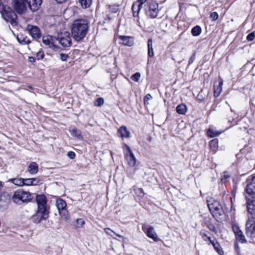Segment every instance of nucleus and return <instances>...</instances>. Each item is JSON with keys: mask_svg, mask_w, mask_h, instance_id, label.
<instances>
[{"mask_svg": "<svg viewBox=\"0 0 255 255\" xmlns=\"http://www.w3.org/2000/svg\"><path fill=\"white\" fill-rule=\"evenodd\" d=\"M28 88H30V89H32V87L31 86H29Z\"/></svg>", "mask_w": 255, "mask_h": 255, "instance_id": "nucleus-57", "label": "nucleus"}, {"mask_svg": "<svg viewBox=\"0 0 255 255\" xmlns=\"http://www.w3.org/2000/svg\"><path fill=\"white\" fill-rule=\"evenodd\" d=\"M104 103V99L102 98H99L97 99L95 102V106L97 107H101L102 105H103Z\"/></svg>", "mask_w": 255, "mask_h": 255, "instance_id": "nucleus-39", "label": "nucleus"}, {"mask_svg": "<svg viewBox=\"0 0 255 255\" xmlns=\"http://www.w3.org/2000/svg\"><path fill=\"white\" fill-rule=\"evenodd\" d=\"M23 185L32 186V178L23 179Z\"/></svg>", "mask_w": 255, "mask_h": 255, "instance_id": "nucleus-41", "label": "nucleus"}, {"mask_svg": "<svg viewBox=\"0 0 255 255\" xmlns=\"http://www.w3.org/2000/svg\"><path fill=\"white\" fill-rule=\"evenodd\" d=\"M6 0H0V13L2 17L11 25L17 24V15L6 3Z\"/></svg>", "mask_w": 255, "mask_h": 255, "instance_id": "nucleus-3", "label": "nucleus"}, {"mask_svg": "<svg viewBox=\"0 0 255 255\" xmlns=\"http://www.w3.org/2000/svg\"><path fill=\"white\" fill-rule=\"evenodd\" d=\"M78 1L83 8H86L91 5L92 0H78Z\"/></svg>", "mask_w": 255, "mask_h": 255, "instance_id": "nucleus-33", "label": "nucleus"}, {"mask_svg": "<svg viewBox=\"0 0 255 255\" xmlns=\"http://www.w3.org/2000/svg\"><path fill=\"white\" fill-rule=\"evenodd\" d=\"M187 108L184 104H179L176 107V112L180 115H185L187 112Z\"/></svg>", "mask_w": 255, "mask_h": 255, "instance_id": "nucleus-29", "label": "nucleus"}, {"mask_svg": "<svg viewBox=\"0 0 255 255\" xmlns=\"http://www.w3.org/2000/svg\"><path fill=\"white\" fill-rule=\"evenodd\" d=\"M89 28L90 23L88 20L78 19L74 20L71 29L73 38L76 41H81L86 36Z\"/></svg>", "mask_w": 255, "mask_h": 255, "instance_id": "nucleus-2", "label": "nucleus"}, {"mask_svg": "<svg viewBox=\"0 0 255 255\" xmlns=\"http://www.w3.org/2000/svg\"><path fill=\"white\" fill-rule=\"evenodd\" d=\"M32 186H36L41 183V180L39 178H32Z\"/></svg>", "mask_w": 255, "mask_h": 255, "instance_id": "nucleus-38", "label": "nucleus"}, {"mask_svg": "<svg viewBox=\"0 0 255 255\" xmlns=\"http://www.w3.org/2000/svg\"><path fill=\"white\" fill-rule=\"evenodd\" d=\"M229 177H230L229 174L227 172H224L223 178H222V180H223L224 179H228Z\"/></svg>", "mask_w": 255, "mask_h": 255, "instance_id": "nucleus-51", "label": "nucleus"}, {"mask_svg": "<svg viewBox=\"0 0 255 255\" xmlns=\"http://www.w3.org/2000/svg\"><path fill=\"white\" fill-rule=\"evenodd\" d=\"M70 132L73 137L78 138L81 136V132L75 128H72L70 130Z\"/></svg>", "mask_w": 255, "mask_h": 255, "instance_id": "nucleus-34", "label": "nucleus"}, {"mask_svg": "<svg viewBox=\"0 0 255 255\" xmlns=\"http://www.w3.org/2000/svg\"><path fill=\"white\" fill-rule=\"evenodd\" d=\"M119 135L122 138H128L130 135V132L128 130L127 128L125 126L121 127L118 131Z\"/></svg>", "mask_w": 255, "mask_h": 255, "instance_id": "nucleus-23", "label": "nucleus"}, {"mask_svg": "<svg viewBox=\"0 0 255 255\" xmlns=\"http://www.w3.org/2000/svg\"><path fill=\"white\" fill-rule=\"evenodd\" d=\"M2 184L1 182L0 181V189L2 187Z\"/></svg>", "mask_w": 255, "mask_h": 255, "instance_id": "nucleus-56", "label": "nucleus"}, {"mask_svg": "<svg viewBox=\"0 0 255 255\" xmlns=\"http://www.w3.org/2000/svg\"><path fill=\"white\" fill-rule=\"evenodd\" d=\"M152 96L150 94H147L146 95L144 98V101L145 104H148V101L152 99Z\"/></svg>", "mask_w": 255, "mask_h": 255, "instance_id": "nucleus-45", "label": "nucleus"}, {"mask_svg": "<svg viewBox=\"0 0 255 255\" xmlns=\"http://www.w3.org/2000/svg\"><path fill=\"white\" fill-rule=\"evenodd\" d=\"M202 94H203V91H201L197 95V98L200 101H202L204 100Z\"/></svg>", "mask_w": 255, "mask_h": 255, "instance_id": "nucleus-48", "label": "nucleus"}, {"mask_svg": "<svg viewBox=\"0 0 255 255\" xmlns=\"http://www.w3.org/2000/svg\"><path fill=\"white\" fill-rule=\"evenodd\" d=\"M208 241H209V243H208V245L211 244L215 250L219 255H223L224 251L223 249L216 239L211 240L210 238L208 237Z\"/></svg>", "mask_w": 255, "mask_h": 255, "instance_id": "nucleus-17", "label": "nucleus"}, {"mask_svg": "<svg viewBox=\"0 0 255 255\" xmlns=\"http://www.w3.org/2000/svg\"><path fill=\"white\" fill-rule=\"evenodd\" d=\"M56 37H54L50 35L44 36L42 37V41L43 43L49 47H55V42Z\"/></svg>", "mask_w": 255, "mask_h": 255, "instance_id": "nucleus-19", "label": "nucleus"}, {"mask_svg": "<svg viewBox=\"0 0 255 255\" xmlns=\"http://www.w3.org/2000/svg\"><path fill=\"white\" fill-rule=\"evenodd\" d=\"M142 6L136 2H134L132 5V10L133 13V16L134 17H138L139 13L141 9Z\"/></svg>", "mask_w": 255, "mask_h": 255, "instance_id": "nucleus-24", "label": "nucleus"}, {"mask_svg": "<svg viewBox=\"0 0 255 255\" xmlns=\"http://www.w3.org/2000/svg\"><path fill=\"white\" fill-rule=\"evenodd\" d=\"M30 10L32 12L37 11L40 7L42 0H26Z\"/></svg>", "mask_w": 255, "mask_h": 255, "instance_id": "nucleus-15", "label": "nucleus"}, {"mask_svg": "<svg viewBox=\"0 0 255 255\" xmlns=\"http://www.w3.org/2000/svg\"><path fill=\"white\" fill-rule=\"evenodd\" d=\"M26 0H13L12 5L14 10L18 14H21L27 9Z\"/></svg>", "mask_w": 255, "mask_h": 255, "instance_id": "nucleus-8", "label": "nucleus"}, {"mask_svg": "<svg viewBox=\"0 0 255 255\" xmlns=\"http://www.w3.org/2000/svg\"><path fill=\"white\" fill-rule=\"evenodd\" d=\"M200 234L202 236V237L204 239V240L206 241L207 235H206V233H202V232H201Z\"/></svg>", "mask_w": 255, "mask_h": 255, "instance_id": "nucleus-54", "label": "nucleus"}, {"mask_svg": "<svg viewBox=\"0 0 255 255\" xmlns=\"http://www.w3.org/2000/svg\"><path fill=\"white\" fill-rule=\"evenodd\" d=\"M211 202L208 201V210L217 221L221 220L224 213L222 206L217 201L214 200L213 202L209 203Z\"/></svg>", "mask_w": 255, "mask_h": 255, "instance_id": "nucleus-4", "label": "nucleus"}, {"mask_svg": "<svg viewBox=\"0 0 255 255\" xmlns=\"http://www.w3.org/2000/svg\"><path fill=\"white\" fill-rule=\"evenodd\" d=\"M56 205L59 211V213L62 219L67 221L69 219L68 211L67 210V204L66 202L61 198L56 201Z\"/></svg>", "mask_w": 255, "mask_h": 255, "instance_id": "nucleus-6", "label": "nucleus"}, {"mask_svg": "<svg viewBox=\"0 0 255 255\" xmlns=\"http://www.w3.org/2000/svg\"><path fill=\"white\" fill-rule=\"evenodd\" d=\"M232 227V230L235 235L236 239L242 244L246 243L247 241L238 225L235 222H233Z\"/></svg>", "mask_w": 255, "mask_h": 255, "instance_id": "nucleus-7", "label": "nucleus"}, {"mask_svg": "<svg viewBox=\"0 0 255 255\" xmlns=\"http://www.w3.org/2000/svg\"><path fill=\"white\" fill-rule=\"evenodd\" d=\"M210 17L213 20H216L219 18V15L216 12H212L210 13Z\"/></svg>", "mask_w": 255, "mask_h": 255, "instance_id": "nucleus-42", "label": "nucleus"}, {"mask_svg": "<svg viewBox=\"0 0 255 255\" xmlns=\"http://www.w3.org/2000/svg\"><path fill=\"white\" fill-rule=\"evenodd\" d=\"M246 192L249 195L255 194V176L253 177L252 181L247 184Z\"/></svg>", "mask_w": 255, "mask_h": 255, "instance_id": "nucleus-18", "label": "nucleus"}, {"mask_svg": "<svg viewBox=\"0 0 255 255\" xmlns=\"http://www.w3.org/2000/svg\"><path fill=\"white\" fill-rule=\"evenodd\" d=\"M202 31L201 27L199 25H196L192 28L191 30V33L194 36H199Z\"/></svg>", "mask_w": 255, "mask_h": 255, "instance_id": "nucleus-30", "label": "nucleus"}, {"mask_svg": "<svg viewBox=\"0 0 255 255\" xmlns=\"http://www.w3.org/2000/svg\"><path fill=\"white\" fill-rule=\"evenodd\" d=\"M37 210L31 217L32 222L39 224L43 220H46L49 217V212L47 207V199L44 195H37L36 197Z\"/></svg>", "mask_w": 255, "mask_h": 255, "instance_id": "nucleus-1", "label": "nucleus"}, {"mask_svg": "<svg viewBox=\"0 0 255 255\" xmlns=\"http://www.w3.org/2000/svg\"><path fill=\"white\" fill-rule=\"evenodd\" d=\"M209 230L212 232H215L216 231V228L214 226H212L211 227H209Z\"/></svg>", "mask_w": 255, "mask_h": 255, "instance_id": "nucleus-55", "label": "nucleus"}, {"mask_svg": "<svg viewBox=\"0 0 255 255\" xmlns=\"http://www.w3.org/2000/svg\"><path fill=\"white\" fill-rule=\"evenodd\" d=\"M26 29L33 39L36 40L40 37V29L37 26L28 24L26 27Z\"/></svg>", "mask_w": 255, "mask_h": 255, "instance_id": "nucleus-13", "label": "nucleus"}, {"mask_svg": "<svg viewBox=\"0 0 255 255\" xmlns=\"http://www.w3.org/2000/svg\"><path fill=\"white\" fill-rule=\"evenodd\" d=\"M28 61L31 63H34L35 61V58L33 57H29Z\"/></svg>", "mask_w": 255, "mask_h": 255, "instance_id": "nucleus-52", "label": "nucleus"}, {"mask_svg": "<svg viewBox=\"0 0 255 255\" xmlns=\"http://www.w3.org/2000/svg\"><path fill=\"white\" fill-rule=\"evenodd\" d=\"M152 39L150 38L147 41V47H148V55L149 57H152L154 56V53L152 45Z\"/></svg>", "mask_w": 255, "mask_h": 255, "instance_id": "nucleus-27", "label": "nucleus"}, {"mask_svg": "<svg viewBox=\"0 0 255 255\" xmlns=\"http://www.w3.org/2000/svg\"><path fill=\"white\" fill-rule=\"evenodd\" d=\"M223 81L219 80L216 81L214 84V94L215 97L219 96L222 90Z\"/></svg>", "mask_w": 255, "mask_h": 255, "instance_id": "nucleus-21", "label": "nucleus"}, {"mask_svg": "<svg viewBox=\"0 0 255 255\" xmlns=\"http://www.w3.org/2000/svg\"><path fill=\"white\" fill-rule=\"evenodd\" d=\"M104 231L105 232V233L106 234H107L108 235H110L111 236H112V235L111 234L110 232H113L114 234H115L117 236L120 237V238H123L124 239V237L121 236V235H120L118 234H116V233H115L114 231H113L112 230H111L110 228H105L104 229Z\"/></svg>", "mask_w": 255, "mask_h": 255, "instance_id": "nucleus-40", "label": "nucleus"}, {"mask_svg": "<svg viewBox=\"0 0 255 255\" xmlns=\"http://www.w3.org/2000/svg\"><path fill=\"white\" fill-rule=\"evenodd\" d=\"M146 1L147 0H137L135 2L142 6Z\"/></svg>", "mask_w": 255, "mask_h": 255, "instance_id": "nucleus-50", "label": "nucleus"}, {"mask_svg": "<svg viewBox=\"0 0 255 255\" xmlns=\"http://www.w3.org/2000/svg\"><path fill=\"white\" fill-rule=\"evenodd\" d=\"M55 40L57 41L64 47H68L71 45V38L69 33L67 32L61 33L57 38H55Z\"/></svg>", "mask_w": 255, "mask_h": 255, "instance_id": "nucleus-9", "label": "nucleus"}, {"mask_svg": "<svg viewBox=\"0 0 255 255\" xmlns=\"http://www.w3.org/2000/svg\"><path fill=\"white\" fill-rule=\"evenodd\" d=\"M59 58L62 61H65L68 58V55L64 53H60L59 56Z\"/></svg>", "mask_w": 255, "mask_h": 255, "instance_id": "nucleus-44", "label": "nucleus"}, {"mask_svg": "<svg viewBox=\"0 0 255 255\" xmlns=\"http://www.w3.org/2000/svg\"><path fill=\"white\" fill-rule=\"evenodd\" d=\"M55 0L56 1L57 3H62L66 1L67 0Z\"/></svg>", "mask_w": 255, "mask_h": 255, "instance_id": "nucleus-53", "label": "nucleus"}, {"mask_svg": "<svg viewBox=\"0 0 255 255\" xmlns=\"http://www.w3.org/2000/svg\"><path fill=\"white\" fill-rule=\"evenodd\" d=\"M253 199H248L247 201L248 211L253 218L255 219V198L252 195Z\"/></svg>", "mask_w": 255, "mask_h": 255, "instance_id": "nucleus-16", "label": "nucleus"}, {"mask_svg": "<svg viewBox=\"0 0 255 255\" xmlns=\"http://www.w3.org/2000/svg\"><path fill=\"white\" fill-rule=\"evenodd\" d=\"M140 77V74L139 72H136L131 76V79L135 82H138Z\"/></svg>", "mask_w": 255, "mask_h": 255, "instance_id": "nucleus-36", "label": "nucleus"}, {"mask_svg": "<svg viewBox=\"0 0 255 255\" xmlns=\"http://www.w3.org/2000/svg\"><path fill=\"white\" fill-rule=\"evenodd\" d=\"M85 224V221L81 218L77 219L76 220V223L74 224V227L76 229H78L83 227Z\"/></svg>", "mask_w": 255, "mask_h": 255, "instance_id": "nucleus-32", "label": "nucleus"}, {"mask_svg": "<svg viewBox=\"0 0 255 255\" xmlns=\"http://www.w3.org/2000/svg\"><path fill=\"white\" fill-rule=\"evenodd\" d=\"M119 39L122 41L121 43L125 45L131 46L133 44V39L132 37L120 35Z\"/></svg>", "mask_w": 255, "mask_h": 255, "instance_id": "nucleus-20", "label": "nucleus"}, {"mask_svg": "<svg viewBox=\"0 0 255 255\" xmlns=\"http://www.w3.org/2000/svg\"><path fill=\"white\" fill-rule=\"evenodd\" d=\"M158 4L155 1L151 2L149 6V10L147 12V15L151 18H155L157 17L159 11Z\"/></svg>", "mask_w": 255, "mask_h": 255, "instance_id": "nucleus-12", "label": "nucleus"}, {"mask_svg": "<svg viewBox=\"0 0 255 255\" xmlns=\"http://www.w3.org/2000/svg\"><path fill=\"white\" fill-rule=\"evenodd\" d=\"M221 133V131L219 132L215 130L214 131V130L211 129V128H208V137L209 136L210 137H213L219 135Z\"/></svg>", "mask_w": 255, "mask_h": 255, "instance_id": "nucleus-35", "label": "nucleus"}, {"mask_svg": "<svg viewBox=\"0 0 255 255\" xmlns=\"http://www.w3.org/2000/svg\"><path fill=\"white\" fill-rule=\"evenodd\" d=\"M12 199L15 203L20 205L23 203L30 201L31 199V194L29 192L18 189L14 192Z\"/></svg>", "mask_w": 255, "mask_h": 255, "instance_id": "nucleus-5", "label": "nucleus"}, {"mask_svg": "<svg viewBox=\"0 0 255 255\" xmlns=\"http://www.w3.org/2000/svg\"><path fill=\"white\" fill-rule=\"evenodd\" d=\"M8 182L12 183L15 185L21 186H23V178H13L9 179Z\"/></svg>", "mask_w": 255, "mask_h": 255, "instance_id": "nucleus-28", "label": "nucleus"}, {"mask_svg": "<svg viewBox=\"0 0 255 255\" xmlns=\"http://www.w3.org/2000/svg\"><path fill=\"white\" fill-rule=\"evenodd\" d=\"M67 155L68 157H69L70 159H74L75 157V153L73 151H69Z\"/></svg>", "mask_w": 255, "mask_h": 255, "instance_id": "nucleus-47", "label": "nucleus"}, {"mask_svg": "<svg viewBox=\"0 0 255 255\" xmlns=\"http://www.w3.org/2000/svg\"><path fill=\"white\" fill-rule=\"evenodd\" d=\"M27 171L30 174H36L38 171V164L35 162H31L28 166Z\"/></svg>", "mask_w": 255, "mask_h": 255, "instance_id": "nucleus-22", "label": "nucleus"}, {"mask_svg": "<svg viewBox=\"0 0 255 255\" xmlns=\"http://www.w3.org/2000/svg\"><path fill=\"white\" fill-rule=\"evenodd\" d=\"M255 219L249 218L246 223V234L247 236L252 237L255 235Z\"/></svg>", "mask_w": 255, "mask_h": 255, "instance_id": "nucleus-10", "label": "nucleus"}, {"mask_svg": "<svg viewBox=\"0 0 255 255\" xmlns=\"http://www.w3.org/2000/svg\"><path fill=\"white\" fill-rule=\"evenodd\" d=\"M255 37V34L254 32H252L248 34L247 39L249 41H252Z\"/></svg>", "mask_w": 255, "mask_h": 255, "instance_id": "nucleus-46", "label": "nucleus"}, {"mask_svg": "<svg viewBox=\"0 0 255 255\" xmlns=\"http://www.w3.org/2000/svg\"><path fill=\"white\" fill-rule=\"evenodd\" d=\"M125 147L127 149V151L125 154L126 159L130 166L134 167L136 164V161L135 157L128 145L125 144Z\"/></svg>", "mask_w": 255, "mask_h": 255, "instance_id": "nucleus-11", "label": "nucleus"}, {"mask_svg": "<svg viewBox=\"0 0 255 255\" xmlns=\"http://www.w3.org/2000/svg\"><path fill=\"white\" fill-rule=\"evenodd\" d=\"M44 54L43 51H39L36 53V57L37 60H40L44 58Z\"/></svg>", "mask_w": 255, "mask_h": 255, "instance_id": "nucleus-43", "label": "nucleus"}, {"mask_svg": "<svg viewBox=\"0 0 255 255\" xmlns=\"http://www.w3.org/2000/svg\"><path fill=\"white\" fill-rule=\"evenodd\" d=\"M132 189L134 192V193L139 197H143L144 193L142 188H138L136 186L132 187Z\"/></svg>", "mask_w": 255, "mask_h": 255, "instance_id": "nucleus-31", "label": "nucleus"}, {"mask_svg": "<svg viewBox=\"0 0 255 255\" xmlns=\"http://www.w3.org/2000/svg\"><path fill=\"white\" fill-rule=\"evenodd\" d=\"M195 58V54H193V55L190 57V58L189 60V62H188L189 64H192L194 62Z\"/></svg>", "mask_w": 255, "mask_h": 255, "instance_id": "nucleus-49", "label": "nucleus"}, {"mask_svg": "<svg viewBox=\"0 0 255 255\" xmlns=\"http://www.w3.org/2000/svg\"><path fill=\"white\" fill-rule=\"evenodd\" d=\"M142 229L148 237L152 239L155 242L158 241L157 235L154 232V228L152 227H147L146 226L144 225L142 226Z\"/></svg>", "mask_w": 255, "mask_h": 255, "instance_id": "nucleus-14", "label": "nucleus"}, {"mask_svg": "<svg viewBox=\"0 0 255 255\" xmlns=\"http://www.w3.org/2000/svg\"><path fill=\"white\" fill-rule=\"evenodd\" d=\"M17 39L21 44H27L30 43L29 39L23 34L18 35L17 37Z\"/></svg>", "mask_w": 255, "mask_h": 255, "instance_id": "nucleus-26", "label": "nucleus"}, {"mask_svg": "<svg viewBox=\"0 0 255 255\" xmlns=\"http://www.w3.org/2000/svg\"><path fill=\"white\" fill-rule=\"evenodd\" d=\"M210 147L213 154L216 153L218 148V140L217 138H214L212 139L209 142Z\"/></svg>", "mask_w": 255, "mask_h": 255, "instance_id": "nucleus-25", "label": "nucleus"}, {"mask_svg": "<svg viewBox=\"0 0 255 255\" xmlns=\"http://www.w3.org/2000/svg\"><path fill=\"white\" fill-rule=\"evenodd\" d=\"M109 9L112 12L116 13L119 10V5L116 4L110 5Z\"/></svg>", "mask_w": 255, "mask_h": 255, "instance_id": "nucleus-37", "label": "nucleus"}]
</instances>
